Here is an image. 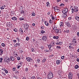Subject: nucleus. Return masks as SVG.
Returning a JSON list of instances; mask_svg holds the SVG:
<instances>
[{
  "label": "nucleus",
  "instance_id": "obj_49",
  "mask_svg": "<svg viewBox=\"0 0 79 79\" xmlns=\"http://www.w3.org/2000/svg\"><path fill=\"white\" fill-rule=\"evenodd\" d=\"M78 8L77 7V6H74V9H75V10H78L77 9Z\"/></svg>",
  "mask_w": 79,
  "mask_h": 79
},
{
  "label": "nucleus",
  "instance_id": "obj_42",
  "mask_svg": "<svg viewBox=\"0 0 79 79\" xmlns=\"http://www.w3.org/2000/svg\"><path fill=\"white\" fill-rule=\"evenodd\" d=\"M17 45V46H20V43H17L16 44Z\"/></svg>",
  "mask_w": 79,
  "mask_h": 79
},
{
  "label": "nucleus",
  "instance_id": "obj_17",
  "mask_svg": "<svg viewBox=\"0 0 79 79\" xmlns=\"http://www.w3.org/2000/svg\"><path fill=\"white\" fill-rule=\"evenodd\" d=\"M60 62L61 61L59 60H57L56 61V63L57 64H59Z\"/></svg>",
  "mask_w": 79,
  "mask_h": 79
},
{
  "label": "nucleus",
  "instance_id": "obj_9",
  "mask_svg": "<svg viewBox=\"0 0 79 79\" xmlns=\"http://www.w3.org/2000/svg\"><path fill=\"white\" fill-rule=\"evenodd\" d=\"M65 23L68 27H71V25L69 24V23L68 22H65Z\"/></svg>",
  "mask_w": 79,
  "mask_h": 79
},
{
  "label": "nucleus",
  "instance_id": "obj_29",
  "mask_svg": "<svg viewBox=\"0 0 79 79\" xmlns=\"http://www.w3.org/2000/svg\"><path fill=\"white\" fill-rule=\"evenodd\" d=\"M48 47L49 49V50H50L51 48H52V45L51 44H49L48 45Z\"/></svg>",
  "mask_w": 79,
  "mask_h": 79
},
{
  "label": "nucleus",
  "instance_id": "obj_6",
  "mask_svg": "<svg viewBox=\"0 0 79 79\" xmlns=\"http://www.w3.org/2000/svg\"><path fill=\"white\" fill-rule=\"evenodd\" d=\"M73 73H69V79H71L73 76Z\"/></svg>",
  "mask_w": 79,
  "mask_h": 79
},
{
  "label": "nucleus",
  "instance_id": "obj_24",
  "mask_svg": "<svg viewBox=\"0 0 79 79\" xmlns=\"http://www.w3.org/2000/svg\"><path fill=\"white\" fill-rule=\"evenodd\" d=\"M75 19H76V20H77V21H79V17L77 16L75 17Z\"/></svg>",
  "mask_w": 79,
  "mask_h": 79
},
{
  "label": "nucleus",
  "instance_id": "obj_48",
  "mask_svg": "<svg viewBox=\"0 0 79 79\" xmlns=\"http://www.w3.org/2000/svg\"><path fill=\"white\" fill-rule=\"evenodd\" d=\"M64 4H63V3H61L60 5V6H64Z\"/></svg>",
  "mask_w": 79,
  "mask_h": 79
},
{
  "label": "nucleus",
  "instance_id": "obj_64",
  "mask_svg": "<svg viewBox=\"0 0 79 79\" xmlns=\"http://www.w3.org/2000/svg\"><path fill=\"white\" fill-rule=\"evenodd\" d=\"M57 47L58 49L61 48V47H60V46H57Z\"/></svg>",
  "mask_w": 79,
  "mask_h": 79
},
{
  "label": "nucleus",
  "instance_id": "obj_19",
  "mask_svg": "<svg viewBox=\"0 0 79 79\" xmlns=\"http://www.w3.org/2000/svg\"><path fill=\"white\" fill-rule=\"evenodd\" d=\"M59 38V36H54L53 37V38L54 39H58Z\"/></svg>",
  "mask_w": 79,
  "mask_h": 79
},
{
  "label": "nucleus",
  "instance_id": "obj_4",
  "mask_svg": "<svg viewBox=\"0 0 79 79\" xmlns=\"http://www.w3.org/2000/svg\"><path fill=\"white\" fill-rule=\"evenodd\" d=\"M26 60L27 61H29V62H31V61H32V59L30 57H27L26 58Z\"/></svg>",
  "mask_w": 79,
  "mask_h": 79
},
{
  "label": "nucleus",
  "instance_id": "obj_51",
  "mask_svg": "<svg viewBox=\"0 0 79 79\" xmlns=\"http://www.w3.org/2000/svg\"><path fill=\"white\" fill-rule=\"evenodd\" d=\"M12 41L13 42H14V43H15L16 42V40H13Z\"/></svg>",
  "mask_w": 79,
  "mask_h": 79
},
{
  "label": "nucleus",
  "instance_id": "obj_1",
  "mask_svg": "<svg viewBox=\"0 0 79 79\" xmlns=\"http://www.w3.org/2000/svg\"><path fill=\"white\" fill-rule=\"evenodd\" d=\"M53 77V74L52 73H50L48 74V79H52Z\"/></svg>",
  "mask_w": 79,
  "mask_h": 79
},
{
  "label": "nucleus",
  "instance_id": "obj_7",
  "mask_svg": "<svg viewBox=\"0 0 79 79\" xmlns=\"http://www.w3.org/2000/svg\"><path fill=\"white\" fill-rule=\"evenodd\" d=\"M54 10L56 11H60V8L57 6H56L54 8Z\"/></svg>",
  "mask_w": 79,
  "mask_h": 79
},
{
  "label": "nucleus",
  "instance_id": "obj_28",
  "mask_svg": "<svg viewBox=\"0 0 79 79\" xmlns=\"http://www.w3.org/2000/svg\"><path fill=\"white\" fill-rule=\"evenodd\" d=\"M46 60H47V59H46V58H44V59L43 60V61H42L43 63H45V61H46Z\"/></svg>",
  "mask_w": 79,
  "mask_h": 79
},
{
  "label": "nucleus",
  "instance_id": "obj_31",
  "mask_svg": "<svg viewBox=\"0 0 79 79\" xmlns=\"http://www.w3.org/2000/svg\"><path fill=\"white\" fill-rule=\"evenodd\" d=\"M13 71H16V68L15 67H14L12 68V69Z\"/></svg>",
  "mask_w": 79,
  "mask_h": 79
},
{
  "label": "nucleus",
  "instance_id": "obj_35",
  "mask_svg": "<svg viewBox=\"0 0 79 79\" xmlns=\"http://www.w3.org/2000/svg\"><path fill=\"white\" fill-rule=\"evenodd\" d=\"M52 22L53 20H52L50 19V20H49V23H50V24H52Z\"/></svg>",
  "mask_w": 79,
  "mask_h": 79
},
{
  "label": "nucleus",
  "instance_id": "obj_58",
  "mask_svg": "<svg viewBox=\"0 0 79 79\" xmlns=\"http://www.w3.org/2000/svg\"><path fill=\"white\" fill-rule=\"evenodd\" d=\"M59 45H62L63 44V42H59Z\"/></svg>",
  "mask_w": 79,
  "mask_h": 79
},
{
  "label": "nucleus",
  "instance_id": "obj_34",
  "mask_svg": "<svg viewBox=\"0 0 79 79\" xmlns=\"http://www.w3.org/2000/svg\"><path fill=\"white\" fill-rule=\"evenodd\" d=\"M3 60V58H0V63H2L3 61L2 60Z\"/></svg>",
  "mask_w": 79,
  "mask_h": 79
},
{
  "label": "nucleus",
  "instance_id": "obj_22",
  "mask_svg": "<svg viewBox=\"0 0 79 79\" xmlns=\"http://www.w3.org/2000/svg\"><path fill=\"white\" fill-rule=\"evenodd\" d=\"M24 11L23 10H21L20 11V14L21 15H23V14H24Z\"/></svg>",
  "mask_w": 79,
  "mask_h": 79
},
{
  "label": "nucleus",
  "instance_id": "obj_23",
  "mask_svg": "<svg viewBox=\"0 0 79 79\" xmlns=\"http://www.w3.org/2000/svg\"><path fill=\"white\" fill-rule=\"evenodd\" d=\"M63 18H66V16H67V15H66V14H64L63 15Z\"/></svg>",
  "mask_w": 79,
  "mask_h": 79
},
{
  "label": "nucleus",
  "instance_id": "obj_32",
  "mask_svg": "<svg viewBox=\"0 0 79 79\" xmlns=\"http://www.w3.org/2000/svg\"><path fill=\"white\" fill-rule=\"evenodd\" d=\"M72 42H77V40L75 39H73Z\"/></svg>",
  "mask_w": 79,
  "mask_h": 79
},
{
  "label": "nucleus",
  "instance_id": "obj_61",
  "mask_svg": "<svg viewBox=\"0 0 79 79\" xmlns=\"http://www.w3.org/2000/svg\"><path fill=\"white\" fill-rule=\"evenodd\" d=\"M21 67V65H18L17 66V69H19V68Z\"/></svg>",
  "mask_w": 79,
  "mask_h": 79
},
{
  "label": "nucleus",
  "instance_id": "obj_18",
  "mask_svg": "<svg viewBox=\"0 0 79 79\" xmlns=\"http://www.w3.org/2000/svg\"><path fill=\"white\" fill-rule=\"evenodd\" d=\"M5 6H6L5 5L2 6L0 8L1 10H3V9H5Z\"/></svg>",
  "mask_w": 79,
  "mask_h": 79
},
{
  "label": "nucleus",
  "instance_id": "obj_55",
  "mask_svg": "<svg viewBox=\"0 0 79 79\" xmlns=\"http://www.w3.org/2000/svg\"><path fill=\"white\" fill-rule=\"evenodd\" d=\"M56 29H57V27H54L53 28V30L55 31V30H56Z\"/></svg>",
  "mask_w": 79,
  "mask_h": 79
},
{
  "label": "nucleus",
  "instance_id": "obj_14",
  "mask_svg": "<svg viewBox=\"0 0 79 79\" xmlns=\"http://www.w3.org/2000/svg\"><path fill=\"white\" fill-rule=\"evenodd\" d=\"M64 25V24L62 22H60V27H63V26Z\"/></svg>",
  "mask_w": 79,
  "mask_h": 79
},
{
  "label": "nucleus",
  "instance_id": "obj_13",
  "mask_svg": "<svg viewBox=\"0 0 79 79\" xmlns=\"http://www.w3.org/2000/svg\"><path fill=\"white\" fill-rule=\"evenodd\" d=\"M12 19L14 21H16L17 20V18L15 17H14L12 18Z\"/></svg>",
  "mask_w": 79,
  "mask_h": 79
},
{
  "label": "nucleus",
  "instance_id": "obj_11",
  "mask_svg": "<svg viewBox=\"0 0 79 79\" xmlns=\"http://www.w3.org/2000/svg\"><path fill=\"white\" fill-rule=\"evenodd\" d=\"M19 32L20 33V34L22 35V34L23 33V30L21 28H20L19 29Z\"/></svg>",
  "mask_w": 79,
  "mask_h": 79
},
{
  "label": "nucleus",
  "instance_id": "obj_45",
  "mask_svg": "<svg viewBox=\"0 0 79 79\" xmlns=\"http://www.w3.org/2000/svg\"><path fill=\"white\" fill-rule=\"evenodd\" d=\"M29 37L27 36L26 38V40H27V41H28V40H29Z\"/></svg>",
  "mask_w": 79,
  "mask_h": 79
},
{
  "label": "nucleus",
  "instance_id": "obj_20",
  "mask_svg": "<svg viewBox=\"0 0 79 79\" xmlns=\"http://www.w3.org/2000/svg\"><path fill=\"white\" fill-rule=\"evenodd\" d=\"M19 19L20 20V21H23L24 19V18H22V17H20L19 18Z\"/></svg>",
  "mask_w": 79,
  "mask_h": 79
},
{
  "label": "nucleus",
  "instance_id": "obj_63",
  "mask_svg": "<svg viewBox=\"0 0 79 79\" xmlns=\"http://www.w3.org/2000/svg\"><path fill=\"white\" fill-rule=\"evenodd\" d=\"M2 70H3V71H6V69H5V68H3V69H2Z\"/></svg>",
  "mask_w": 79,
  "mask_h": 79
},
{
  "label": "nucleus",
  "instance_id": "obj_5",
  "mask_svg": "<svg viewBox=\"0 0 79 79\" xmlns=\"http://www.w3.org/2000/svg\"><path fill=\"white\" fill-rule=\"evenodd\" d=\"M68 11V9L67 8H66L64 10L62 11L63 13V14H67Z\"/></svg>",
  "mask_w": 79,
  "mask_h": 79
},
{
  "label": "nucleus",
  "instance_id": "obj_38",
  "mask_svg": "<svg viewBox=\"0 0 79 79\" xmlns=\"http://www.w3.org/2000/svg\"><path fill=\"white\" fill-rule=\"evenodd\" d=\"M75 69H77V68H79V66L77 65H76L75 67Z\"/></svg>",
  "mask_w": 79,
  "mask_h": 79
},
{
  "label": "nucleus",
  "instance_id": "obj_46",
  "mask_svg": "<svg viewBox=\"0 0 79 79\" xmlns=\"http://www.w3.org/2000/svg\"><path fill=\"white\" fill-rule=\"evenodd\" d=\"M16 40H17L18 42H19V41H20V40L19 39V38L17 37L16 38Z\"/></svg>",
  "mask_w": 79,
  "mask_h": 79
},
{
  "label": "nucleus",
  "instance_id": "obj_47",
  "mask_svg": "<svg viewBox=\"0 0 79 79\" xmlns=\"http://www.w3.org/2000/svg\"><path fill=\"white\" fill-rule=\"evenodd\" d=\"M72 19V18L71 17H69L68 18V20L69 21H71Z\"/></svg>",
  "mask_w": 79,
  "mask_h": 79
},
{
  "label": "nucleus",
  "instance_id": "obj_16",
  "mask_svg": "<svg viewBox=\"0 0 79 79\" xmlns=\"http://www.w3.org/2000/svg\"><path fill=\"white\" fill-rule=\"evenodd\" d=\"M72 44L73 46H76L77 45V42H72Z\"/></svg>",
  "mask_w": 79,
  "mask_h": 79
},
{
  "label": "nucleus",
  "instance_id": "obj_59",
  "mask_svg": "<svg viewBox=\"0 0 79 79\" xmlns=\"http://www.w3.org/2000/svg\"><path fill=\"white\" fill-rule=\"evenodd\" d=\"M5 73L6 74H8V71L7 70H6L5 71Z\"/></svg>",
  "mask_w": 79,
  "mask_h": 79
},
{
  "label": "nucleus",
  "instance_id": "obj_37",
  "mask_svg": "<svg viewBox=\"0 0 79 79\" xmlns=\"http://www.w3.org/2000/svg\"><path fill=\"white\" fill-rule=\"evenodd\" d=\"M25 71L26 72H28V71L29 70H28V68H26V69H25Z\"/></svg>",
  "mask_w": 79,
  "mask_h": 79
},
{
  "label": "nucleus",
  "instance_id": "obj_60",
  "mask_svg": "<svg viewBox=\"0 0 79 79\" xmlns=\"http://www.w3.org/2000/svg\"><path fill=\"white\" fill-rule=\"evenodd\" d=\"M66 32L67 33H69V30H66Z\"/></svg>",
  "mask_w": 79,
  "mask_h": 79
},
{
  "label": "nucleus",
  "instance_id": "obj_27",
  "mask_svg": "<svg viewBox=\"0 0 79 79\" xmlns=\"http://www.w3.org/2000/svg\"><path fill=\"white\" fill-rule=\"evenodd\" d=\"M51 44L52 45V46H54L55 45V43L52 41L51 42Z\"/></svg>",
  "mask_w": 79,
  "mask_h": 79
},
{
  "label": "nucleus",
  "instance_id": "obj_21",
  "mask_svg": "<svg viewBox=\"0 0 79 79\" xmlns=\"http://www.w3.org/2000/svg\"><path fill=\"white\" fill-rule=\"evenodd\" d=\"M44 23L47 26H48L49 23L45 21Z\"/></svg>",
  "mask_w": 79,
  "mask_h": 79
},
{
  "label": "nucleus",
  "instance_id": "obj_25",
  "mask_svg": "<svg viewBox=\"0 0 79 79\" xmlns=\"http://www.w3.org/2000/svg\"><path fill=\"white\" fill-rule=\"evenodd\" d=\"M2 75L3 76H6V73H5V72H2Z\"/></svg>",
  "mask_w": 79,
  "mask_h": 79
},
{
  "label": "nucleus",
  "instance_id": "obj_39",
  "mask_svg": "<svg viewBox=\"0 0 79 79\" xmlns=\"http://www.w3.org/2000/svg\"><path fill=\"white\" fill-rule=\"evenodd\" d=\"M1 45L2 47H5V44L4 43H2V44H1Z\"/></svg>",
  "mask_w": 79,
  "mask_h": 79
},
{
  "label": "nucleus",
  "instance_id": "obj_40",
  "mask_svg": "<svg viewBox=\"0 0 79 79\" xmlns=\"http://www.w3.org/2000/svg\"><path fill=\"white\" fill-rule=\"evenodd\" d=\"M55 32L56 33H57V34H58V29H56L55 30Z\"/></svg>",
  "mask_w": 79,
  "mask_h": 79
},
{
  "label": "nucleus",
  "instance_id": "obj_44",
  "mask_svg": "<svg viewBox=\"0 0 79 79\" xmlns=\"http://www.w3.org/2000/svg\"><path fill=\"white\" fill-rule=\"evenodd\" d=\"M14 31H15V32H18V29H17L16 28H15L14 30Z\"/></svg>",
  "mask_w": 79,
  "mask_h": 79
},
{
  "label": "nucleus",
  "instance_id": "obj_62",
  "mask_svg": "<svg viewBox=\"0 0 79 79\" xmlns=\"http://www.w3.org/2000/svg\"><path fill=\"white\" fill-rule=\"evenodd\" d=\"M77 35L78 36V37H79V32H77Z\"/></svg>",
  "mask_w": 79,
  "mask_h": 79
},
{
  "label": "nucleus",
  "instance_id": "obj_43",
  "mask_svg": "<svg viewBox=\"0 0 79 79\" xmlns=\"http://www.w3.org/2000/svg\"><path fill=\"white\" fill-rule=\"evenodd\" d=\"M31 79H35V76H33V77H31Z\"/></svg>",
  "mask_w": 79,
  "mask_h": 79
},
{
  "label": "nucleus",
  "instance_id": "obj_12",
  "mask_svg": "<svg viewBox=\"0 0 79 79\" xmlns=\"http://www.w3.org/2000/svg\"><path fill=\"white\" fill-rule=\"evenodd\" d=\"M0 55H2V54H3V49H1L0 50Z\"/></svg>",
  "mask_w": 79,
  "mask_h": 79
},
{
  "label": "nucleus",
  "instance_id": "obj_3",
  "mask_svg": "<svg viewBox=\"0 0 79 79\" xmlns=\"http://www.w3.org/2000/svg\"><path fill=\"white\" fill-rule=\"evenodd\" d=\"M7 27H11L12 26L11 24V21H10L8 22L6 24Z\"/></svg>",
  "mask_w": 79,
  "mask_h": 79
},
{
  "label": "nucleus",
  "instance_id": "obj_57",
  "mask_svg": "<svg viewBox=\"0 0 79 79\" xmlns=\"http://www.w3.org/2000/svg\"><path fill=\"white\" fill-rule=\"evenodd\" d=\"M64 56H63L61 57V59L62 60H64Z\"/></svg>",
  "mask_w": 79,
  "mask_h": 79
},
{
  "label": "nucleus",
  "instance_id": "obj_30",
  "mask_svg": "<svg viewBox=\"0 0 79 79\" xmlns=\"http://www.w3.org/2000/svg\"><path fill=\"white\" fill-rule=\"evenodd\" d=\"M45 33V31H44L43 30H42L41 31V33H42V34H44V33Z\"/></svg>",
  "mask_w": 79,
  "mask_h": 79
},
{
  "label": "nucleus",
  "instance_id": "obj_54",
  "mask_svg": "<svg viewBox=\"0 0 79 79\" xmlns=\"http://www.w3.org/2000/svg\"><path fill=\"white\" fill-rule=\"evenodd\" d=\"M74 9L72 8V13H74Z\"/></svg>",
  "mask_w": 79,
  "mask_h": 79
},
{
  "label": "nucleus",
  "instance_id": "obj_2",
  "mask_svg": "<svg viewBox=\"0 0 79 79\" xmlns=\"http://www.w3.org/2000/svg\"><path fill=\"white\" fill-rule=\"evenodd\" d=\"M4 61L7 63H10V61H11V60H10L9 58L6 57L5 58Z\"/></svg>",
  "mask_w": 79,
  "mask_h": 79
},
{
  "label": "nucleus",
  "instance_id": "obj_52",
  "mask_svg": "<svg viewBox=\"0 0 79 79\" xmlns=\"http://www.w3.org/2000/svg\"><path fill=\"white\" fill-rule=\"evenodd\" d=\"M31 52H35V51H34V48H31Z\"/></svg>",
  "mask_w": 79,
  "mask_h": 79
},
{
  "label": "nucleus",
  "instance_id": "obj_15",
  "mask_svg": "<svg viewBox=\"0 0 79 79\" xmlns=\"http://www.w3.org/2000/svg\"><path fill=\"white\" fill-rule=\"evenodd\" d=\"M10 59L11 60V61H14V60H15V58L13 56H10Z\"/></svg>",
  "mask_w": 79,
  "mask_h": 79
},
{
  "label": "nucleus",
  "instance_id": "obj_56",
  "mask_svg": "<svg viewBox=\"0 0 79 79\" xmlns=\"http://www.w3.org/2000/svg\"><path fill=\"white\" fill-rule=\"evenodd\" d=\"M74 12H77L78 11V9H74Z\"/></svg>",
  "mask_w": 79,
  "mask_h": 79
},
{
  "label": "nucleus",
  "instance_id": "obj_53",
  "mask_svg": "<svg viewBox=\"0 0 79 79\" xmlns=\"http://www.w3.org/2000/svg\"><path fill=\"white\" fill-rule=\"evenodd\" d=\"M77 76L78 77V78H79V72L77 71Z\"/></svg>",
  "mask_w": 79,
  "mask_h": 79
},
{
  "label": "nucleus",
  "instance_id": "obj_8",
  "mask_svg": "<svg viewBox=\"0 0 79 79\" xmlns=\"http://www.w3.org/2000/svg\"><path fill=\"white\" fill-rule=\"evenodd\" d=\"M24 27H25V29H27L29 28V25L27 23H26L24 25Z\"/></svg>",
  "mask_w": 79,
  "mask_h": 79
},
{
  "label": "nucleus",
  "instance_id": "obj_41",
  "mask_svg": "<svg viewBox=\"0 0 79 79\" xmlns=\"http://www.w3.org/2000/svg\"><path fill=\"white\" fill-rule=\"evenodd\" d=\"M17 60L18 61H19V60H21V57H19V56L17 58Z\"/></svg>",
  "mask_w": 79,
  "mask_h": 79
},
{
  "label": "nucleus",
  "instance_id": "obj_10",
  "mask_svg": "<svg viewBox=\"0 0 79 79\" xmlns=\"http://www.w3.org/2000/svg\"><path fill=\"white\" fill-rule=\"evenodd\" d=\"M42 39L43 40H47V37L45 36H43L42 37Z\"/></svg>",
  "mask_w": 79,
  "mask_h": 79
},
{
  "label": "nucleus",
  "instance_id": "obj_26",
  "mask_svg": "<svg viewBox=\"0 0 79 79\" xmlns=\"http://www.w3.org/2000/svg\"><path fill=\"white\" fill-rule=\"evenodd\" d=\"M59 33L60 34H61V29H58V34Z\"/></svg>",
  "mask_w": 79,
  "mask_h": 79
},
{
  "label": "nucleus",
  "instance_id": "obj_36",
  "mask_svg": "<svg viewBox=\"0 0 79 79\" xmlns=\"http://www.w3.org/2000/svg\"><path fill=\"white\" fill-rule=\"evenodd\" d=\"M46 4H47V6H49V5H50V3H49V2H47L46 3Z\"/></svg>",
  "mask_w": 79,
  "mask_h": 79
},
{
  "label": "nucleus",
  "instance_id": "obj_50",
  "mask_svg": "<svg viewBox=\"0 0 79 79\" xmlns=\"http://www.w3.org/2000/svg\"><path fill=\"white\" fill-rule=\"evenodd\" d=\"M37 62L39 63L40 62V59H38L37 60Z\"/></svg>",
  "mask_w": 79,
  "mask_h": 79
},
{
  "label": "nucleus",
  "instance_id": "obj_33",
  "mask_svg": "<svg viewBox=\"0 0 79 79\" xmlns=\"http://www.w3.org/2000/svg\"><path fill=\"white\" fill-rule=\"evenodd\" d=\"M35 15V14L34 13V12H33L32 13L31 15L32 16H34Z\"/></svg>",
  "mask_w": 79,
  "mask_h": 79
}]
</instances>
